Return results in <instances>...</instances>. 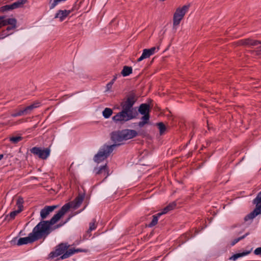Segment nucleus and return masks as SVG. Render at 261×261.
<instances>
[{"label": "nucleus", "instance_id": "obj_1", "mask_svg": "<svg viewBox=\"0 0 261 261\" xmlns=\"http://www.w3.org/2000/svg\"><path fill=\"white\" fill-rule=\"evenodd\" d=\"M135 100L133 96L128 97L126 100L122 102V111L112 117L116 123H123L136 117L137 112L133 108Z\"/></svg>", "mask_w": 261, "mask_h": 261}, {"label": "nucleus", "instance_id": "obj_2", "mask_svg": "<svg viewBox=\"0 0 261 261\" xmlns=\"http://www.w3.org/2000/svg\"><path fill=\"white\" fill-rule=\"evenodd\" d=\"M51 225L49 221H41L34 228L33 231L28 237L19 239L17 243V245L20 246L31 243L44 236H47L49 233L48 230Z\"/></svg>", "mask_w": 261, "mask_h": 261}, {"label": "nucleus", "instance_id": "obj_3", "mask_svg": "<svg viewBox=\"0 0 261 261\" xmlns=\"http://www.w3.org/2000/svg\"><path fill=\"white\" fill-rule=\"evenodd\" d=\"M112 140L115 144L111 145H103L100 148L98 152L94 157V161L99 163L107 159L112 152L114 148L118 145L123 144L125 141L122 136V132H115L112 134Z\"/></svg>", "mask_w": 261, "mask_h": 261}, {"label": "nucleus", "instance_id": "obj_4", "mask_svg": "<svg viewBox=\"0 0 261 261\" xmlns=\"http://www.w3.org/2000/svg\"><path fill=\"white\" fill-rule=\"evenodd\" d=\"M84 196L83 195H79L75 200L71 203H68L64 204L60 209V210L53 217L49 220L51 224H54L58 222L62 217L72 207L76 208L80 206L84 200Z\"/></svg>", "mask_w": 261, "mask_h": 261}, {"label": "nucleus", "instance_id": "obj_5", "mask_svg": "<svg viewBox=\"0 0 261 261\" xmlns=\"http://www.w3.org/2000/svg\"><path fill=\"white\" fill-rule=\"evenodd\" d=\"M16 24L17 20L15 18H6L5 16H0V28L7 25H10L0 34V39H4L11 34L12 33H8L7 32L15 29L17 27Z\"/></svg>", "mask_w": 261, "mask_h": 261}, {"label": "nucleus", "instance_id": "obj_6", "mask_svg": "<svg viewBox=\"0 0 261 261\" xmlns=\"http://www.w3.org/2000/svg\"><path fill=\"white\" fill-rule=\"evenodd\" d=\"M189 8V6L185 5L181 8H178L176 10L173 16V23L174 27L178 26L179 24L180 21L182 19L185 15L188 12Z\"/></svg>", "mask_w": 261, "mask_h": 261}, {"label": "nucleus", "instance_id": "obj_7", "mask_svg": "<svg viewBox=\"0 0 261 261\" xmlns=\"http://www.w3.org/2000/svg\"><path fill=\"white\" fill-rule=\"evenodd\" d=\"M31 152L43 160L46 159L50 154V150L48 148L42 149L39 147H34L31 149Z\"/></svg>", "mask_w": 261, "mask_h": 261}, {"label": "nucleus", "instance_id": "obj_8", "mask_svg": "<svg viewBox=\"0 0 261 261\" xmlns=\"http://www.w3.org/2000/svg\"><path fill=\"white\" fill-rule=\"evenodd\" d=\"M69 246L67 243H61L59 244L57 246L55 251L50 253L49 257L54 258L60 255H62L68 248Z\"/></svg>", "mask_w": 261, "mask_h": 261}, {"label": "nucleus", "instance_id": "obj_9", "mask_svg": "<svg viewBox=\"0 0 261 261\" xmlns=\"http://www.w3.org/2000/svg\"><path fill=\"white\" fill-rule=\"evenodd\" d=\"M25 3L24 1L19 0L17 2L13 3L11 5H7L3 6L1 8V10L3 12L7 11L10 10H13L18 8L20 7Z\"/></svg>", "mask_w": 261, "mask_h": 261}, {"label": "nucleus", "instance_id": "obj_10", "mask_svg": "<svg viewBox=\"0 0 261 261\" xmlns=\"http://www.w3.org/2000/svg\"><path fill=\"white\" fill-rule=\"evenodd\" d=\"M72 11L70 10H58L55 14V18H58L60 21H63L71 13Z\"/></svg>", "mask_w": 261, "mask_h": 261}, {"label": "nucleus", "instance_id": "obj_11", "mask_svg": "<svg viewBox=\"0 0 261 261\" xmlns=\"http://www.w3.org/2000/svg\"><path fill=\"white\" fill-rule=\"evenodd\" d=\"M58 207L57 205L46 206L40 212V216L42 219H45L47 216Z\"/></svg>", "mask_w": 261, "mask_h": 261}, {"label": "nucleus", "instance_id": "obj_12", "mask_svg": "<svg viewBox=\"0 0 261 261\" xmlns=\"http://www.w3.org/2000/svg\"><path fill=\"white\" fill-rule=\"evenodd\" d=\"M122 136L125 141L133 138L137 135V133L135 130L125 129L122 131Z\"/></svg>", "mask_w": 261, "mask_h": 261}, {"label": "nucleus", "instance_id": "obj_13", "mask_svg": "<svg viewBox=\"0 0 261 261\" xmlns=\"http://www.w3.org/2000/svg\"><path fill=\"white\" fill-rule=\"evenodd\" d=\"M260 214H261V206L257 208H255L252 212L246 216L244 218V220L247 221L249 220H252Z\"/></svg>", "mask_w": 261, "mask_h": 261}, {"label": "nucleus", "instance_id": "obj_14", "mask_svg": "<svg viewBox=\"0 0 261 261\" xmlns=\"http://www.w3.org/2000/svg\"><path fill=\"white\" fill-rule=\"evenodd\" d=\"M94 171L96 174L97 175L102 174V172H104V176L105 178H106L110 175L107 165L100 166L98 168H95Z\"/></svg>", "mask_w": 261, "mask_h": 261}, {"label": "nucleus", "instance_id": "obj_15", "mask_svg": "<svg viewBox=\"0 0 261 261\" xmlns=\"http://www.w3.org/2000/svg\"><path fill=\"white\" fill-rule=\"evenodd\" d=\"M243 44L253 46H257L259 48L261 47V42L256 40H253L249 39L243 40Z\"/></svg>", "mask_w": 261, "mask_h": 261}, {"label": "nucleus", "instance_id": "obj_16", "mask_svg": "<svg viewBox=\"0 0 261 261\" xmlns=\"http://www.w3.org/2000/svg\"><path fill=\"white\" fill-rule=\"evenodd\" d=\"M251 250H252V249L249 251L246 250L241 253H238L234 254L229 258V259L235 261L238 258L242 257H243V256H245L246 255L249 254L251 252Z\"/></svg>", "mask_w": 261, "mask_h": 261}, {"label": "nucleus", "instance_id": "obj_17", "mask_svg": "<svg viewBox=\"0 0 261 261\" xmlns=\"http://www.w3.org/2000/svg\"><path fill=\"white\" fill-rule=\"evenodd\" d=\"M40 106V103L39 102H35L33 104L23 109V112L25 114H29L31 111H32L34 109L38 108Z\"/></svg>", "mask_w": 261, "mask_h": 261}, {"label": "nucleus", "instance_id": "obj_18", "mask_svg": "<svg viewBox=\"0 0 261 261\" xmlns=\"http://www.w3.org/2000/svg\"><path fill=\"white\" fill-rule=\"evenodd\" d=\"M139 112L142 115L149 114V107L146 103L141 104L139 108Z\"/></svg>", "mask_w": 261, "mask_h": 261}, {"label": "nucleus", "instance_id": "obj_19", "mask_svg": "<svg viewBox=\"0 0 261 261\" xmlns=\"http://www.w3.org/2000/svg\"><path fill=\"white\" fill-rule=\"evenodd\" d=\"M176 206V204L174 202L170 203L168 205L165 207L161 212L158 213L159 216H162V215L167 213L169 211L173 210Z\"/></svg>", "mask_w": 261, "mask_h": 261}, {"label": "nucleus", "instance_id": "obj_20", "mask_svg": "<svg viewBox=\"0 0 261 261\" xmlns=\"http://www.w3.org/2000/svg\"><path fill=\"white\" fill-rule=\"evenodd\" d=\"M176 206V204L174 202L170 203L168 205L165 207L161 212L158 213L159 216H162V215L167 213L169 211L173 210Z\"/></svg>", "mask_w": 261, "mask_h": 261}, {"label": "nucleus", "instance_id": "obj_21", "mask_svg": "<svg viewBox=\"0 0 261 261\" xmlns=\"http://www.w3.org/2000/svg\"><path fill=\"white\" fill-rule=\"evenodd\" d=\"M75 254V251L74 248H71L69 249H67L65 251V252L60 256V259H66L70 256L72 255L73 254Z\"/></svg>", "mask_w": 261, "mask_h": 261}, {"label": "nucleus", "instance_id": "obj_22", "mask_svg": "<svg viewBox=\"0 0 261 261\" xmlns=\"http://www.w3.org/2000/svg\"><path fill=\"white\" fill-rule=\"evenodd\" d=\"M152 55L147 49H144L141 56L138 59V62H140L145 59L149 58Z\"/></svg>", "mask_w": 261, "mask_h": 261}, {"label": "nucleus", "instance_id": "obj_23", "mask_svg": "<svg viewBox=\"0 0 261 261\" xmlns=\"http://www.w3.org/2000/svg\"><path fill=\"white\" fill-rule=\"evenodd\" d=\"M149 120V114L144 115V116L141 118V121H140L138 123V125L142 127L145 124L148 123Z\"/></svg>", "mask_w": 261, "mask_h": 261}, {"label": "nucleus", "instance_id": "obj_24", "mask_svg": "<svg viewBox=\"0 0 261 261\" xmlns=\"http://www.w3.org/2000/svg\"><path fill=\"white\" fill-rule=\"evenodd\" d=\"M132 68L131 67L125 66L121 71V74L123 76H127L132 73Z\"/></svg>", "mask_w": 261, "mask_h": 261}, {"label": "nucleus", "instance_id": "obj_25", "mask_svg": "<svg viewBox=\"0 0 261 261\" xmlns=\"http://www.w3.org/2000/svg\"><path fill=\"white\" fill-rule=\"evenodd\" d=\"M253 203L256 204L255 208L261 206V191L258 193L256 197L253 200Z\"/></svg>", "mask_w": 261, "mask_h": 261}, {"label": "nucleus", "instance_id": "obj_26", "mask_svg": "<svg viewBox=\"0 0 261 261\" xmlns=\"http://www.w3.org/2000/svg\"><path fill=\"white\" fill-rule=\"evenodd\" d=\"M113 113L112 109L110 108H106L102 112L103 116L105 118H109Z\"/></svg>", "mask_w": 261, "mask_h": 261}, {"label": "nucleus", "instance_id": "obj_27", "mask_svg": "<svg viewBox=\"0 0 261 261\" xmlns=\"http://www.w3.org/2000/svg\"><path fill=\"white\" fill-rule=\"evenodd\" d=\"M23 199L22 198L19 197L17 199L16 201V205L17 207V210H20V211H22L23 208Z\"/></svg>", "mask_w": 261, "mask_h": 261}, {"label": "nucleus", "instance_id": "obj_28", "mask_svg": "<svg viewBox=\"0 0 261 261\" xmlns=\"http://www.w3.org/2000/svg\"><path fill=\"white\" fill-rule=\"evenodd\" d=\"M160 216H161L158 215V213L156 215H153L152 220L151 222L149 224L148 226L149 227H153V226H155L157 224V223L158 222L159 218Z\"/></svg>", "mask_w": 261, "mask_h": 261}, {"label": "nucleus", "instance_id": "obj_29", "mask_svg": "<svg viewBox=\"0 0 261 261\" xmlns=\"http://www.w3.org/2000/svg\"><path fill=\"white\" fill-rule=\"evenodd\" d=\"M22 140V137L20 136H15L10 138V141L13 143H17Z\"/></svg>", "mask_w": 261, "mask_h": 261}, {"label": "nucleus", "instance_id": "obj_30", "mask_svg": "<svg viewBox=\"0 0 261 261\" xmlns=\"http://www.w3.org/2000/svg\"><path fill=\"white\" fill-rule=\"evenodd\" d=\"M21 211H20V210H16L11 212L9 214L10 219L11 220L14 219L15 218L16 216Z\"/></svg>", "mask_w": 261, "mask_h": 261}, {"label": "nucleus", "instance_id": "obj_31", "mask_svg": "<svg viewBox=\"0 0 261 261\" xmlns=\"http://www.w3.org/2000/svg\"><path fill=\"white\" fill-rule=\"evenodd\" d=\"M159 129L160 130V133L161 134H162L164 133L166 129V127L165 125L162 122H160L157 124Z\"/></svg>", "mask_w": 261, "mask_h": 261}, {"label": "nucleus", "instance_id": "obj_32", "mask_svg": "<svg viewBox=\"0 0 261 261\" xmlns=\"http://www.w3.org/2000/svg\"><path fill=\"white\" fill-rule=\"evenodd\" d=\"M95 223L96 221L95 220H93L92 222L90 223L89 230L90 231L94 230L96 229L97 226Z\"/></svg>", "mask_w": 261, "mask_h": 261}, {"label": "nucleus", "instance_id": "obj_33", "mask_svg": "<svg viewBox=\"0 0 261 261\" xmlns=\"http://www.w3.org/2000/svg\"><path fill=\"white\" fill-rule=\"evenodd\" d=\"M248 235V233H246L245 234V235L241 237H239L237 239H234L231 243V245L232 246H233L236 243H237L239 241H240V240H241L242 239L245 238Z\"/></svg>", "mask_w": 261, "mask_h": 261}, {"label": "nucleus", "instance_id": "obj_34", "mask_svg": "<svg viewBox=\"0 0 261 261\" xmlns=\"http://www.w3.org/2000/svg\"><path fill=\"white\" fill-rule=\"evenodd\" d=\"M148 51L150 53V54L152 55H153L156 51H157L159 49V47H152L149 49H147Z\"/></svg>", "mask_w": 261, "mask_h": 261}, {"label": "nucleus", "instance_id": "obj_35", "mask_svg": "<svg viewBox=\"0 0 261 261\" xmlns=\"http://www.w3.org/2000/svg\"><path fill=\"white\" fill-rule=\"evenodd\" d=\"M24 114H24V112H23V110H22L19 111L17 113L12 114V116L17 117V116L23 115Z\"/></svg>", "mask_w": 261, "mask_h": 261}, {"label": "nucleus", "instance_id": "obj_36", "mask_svg": "<svg viewBox=\"0 0 261 261\" xmlns=\"http://www.w3.org/2000/svg\"><path fill=\"white\" fill-rule=\"evenodd\" d=\"M254 253L255 255L261 256V247L256 248L254 251Z\"/></svg>", "mask_w": 261, "mask_h": 261}, {"label": "nucleus", "instance_id": "obj_37", "mask_svg": "<svg viewBox=\"0 0 261 261\" xmlns=\"http://www.w3.org/2000/svg\"><path fill=\"white\" fill-rule=\"evenodd\" d=\"M113 84L114 83H113V82L111 81L107 84V86H106V91H110L111 90Z\"/></svg>", "mask_w": 261, "mask_h": 261}, {"label": "nucleus", "instance_id": "obj_38", "mask_svg": "<svg viewBox=\"0 0 261 261\" xmlns=\"http://www.w3.org/2000/svg\"><path fill=\"white\" fill-rule=\"evenodd\" d=\"M70 218H68L64 223H62V224H58L57 225H56L55 227V228H59L60 227H61L62 226H63L64 224H65L69 220Z\"/></svg>", "mask_w": 261, "mask_h": 261}, {"label": "nucleus", "instance_id": "obj_39", "mask_svg": "<svg viewBox=\"0 0 261 261\" xmlns=\"http://www.w3.org/2000/svg\"><path fill=\"white\" fill-rule=\"evenodd\" d=\"M74 251H75V253L84 251L83 250L81 249H74Z\"/></svg>", "mask_w": 261, "mask_h": 261}, {"label": "nucleus", "instance_id": "obj_40", "mask_svg": "<svg viewBox=\"0 0 261 261\" xmlns=\"http://www.w3.org/2000/svg\"><path fill=\"white\" fill-rule=\"evenodd\" d=\"M117 75L114 76L113 80L111 81V82H113V83H114V82L116 81V80L117 79Z\"/></svg>", "mask_w": 261, "mask_h": 261}, {"label": "nucleus", "instance_id": "obj_41", "mask_svg": "<svg viewBox=\"0 0 261 261\" xmlns=\"http://www.w3.org/2000/svg\"><path fill=\"white\" fill-rule=\"evenodd\" d=\"M4 155L3 154H0V161L3 158Z\"/></svg>", "mask_w": 261, "mask_h": 261}, {"label": "nucleus", "instance_id": "obj_42", "mask_svg": "<svg viewBox=\"0 0 261 261\" xmlns=\"http://www.w3.org/2000/svg\"><path fill=\"white\" fill-rule=\"evenodd\" d=\"M100 175H102L103 176H104V172H102V174H101Z\"/></svg>", "mask_w": 261, "mask_h": 261}, {"label": "nucleus", "instance_id": "obj_43", "mask_svg": "<svg viewBox=\"0 0 261 261\" xmlns=\"http://www.w3.org/2000/svg\"><path fill=\"white\" fill-rule=\"evenodd\" d=\"M258 51H261V48Z\"/></svg>", "mask_w": 261, "mask_h": 261}]
</instances>
